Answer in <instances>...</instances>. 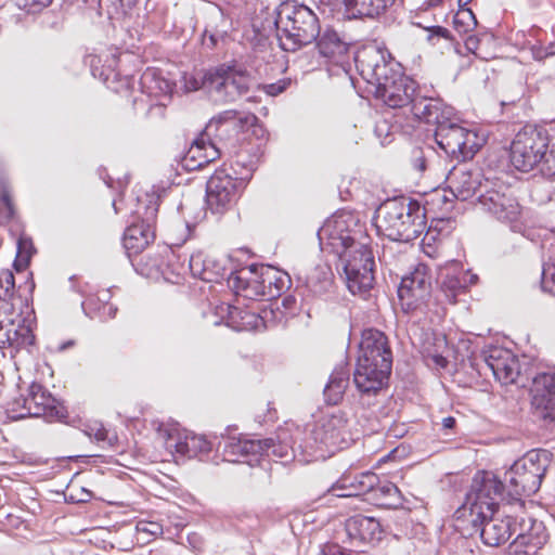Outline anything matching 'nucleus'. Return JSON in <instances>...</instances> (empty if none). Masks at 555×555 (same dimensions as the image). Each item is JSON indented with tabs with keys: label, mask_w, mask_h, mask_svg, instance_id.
<instances>
[{
	"label": "nucleus",
	"mask_w": 555,
	"mask_h": 555,
	"mask_svg": "<svg viewBox=\"0 0 555 555\" xmlns=\"http://www.w3.org/2000/svg\"><path fill=\"white\" fill-rule=\"evenodd\" d=\"M534 57L537 60H542L544 57L551 56L555 54V51L553 50V47L550 46L547 48H538L533 50Z\"/></svg>",
	"instance_id": "obj_56"
},
{
	"label": "nucleus",
	"mask_w": 555,
	"mask_h": 555,
	"mask_svg": "<svg viewBox=\"0 0 555 555\" xmlns=\"http://www.w3.org/2000/svg\"><path fill=\"white\" fill-rule=\"evenodd\" d=\"M503 489L502 481L493 473L478 472L472 480L465 502L455 512L456 517L459 519L467 517V520L480 533L483 543L489 546H499L516 533L515 542L520 545L541 547L546 540L541 522H532L531 529L535 532V537H532L526 534L522 529L517 532L513 517L495 516L499 499L505 500Z\"/></svg>",
	"instance_id": "obj_1"
},
{
	"label": "nucleus",
	"mask_w": 555,
	"mask_h": 555,
	"mask_svg": "<svg viewBox=\"0 0 555 555\" xmlns=\"http://www.w3.org/2000/svg\"><path fill=\"white\" fill-rule=\"evenodd\" d=\"M320 246L324 250H330L344 257L353 245L358 243H367V237L363 236L356 217L347 211H339L328 218L318 231Z\"/></svg>",
	"instance_id": "obj_9"
},
{
	"label": "nucleus",
	"mask_w": 555,
	"mask_h": 555,
	"mask_svg": "<svg viewBox=\"0 0 555 555\" xmlns=\"http://www.w3.org/2000/svg\"><path fill=\"white\" fill-rule=\"evenodd\" d=\"M349 376L346 365H338L334 369L323 391L328 404H337L341 401L349 385Z\"/></svg>",
	"instance_id": "obj_34"
},
{
	"label": "nucleus",
	"mask_w": 555,
	"mask_h": 555,
	"mask_svg": "<svg viewBox=\"0 0 555 555\" xmlns=\"http://www.w3.org/2000/svg\"><path fill=\"white\" fill-rule=\"evenodd\" d=\"M158 205L154 196L138 199L135 216L140 222L131 223L124 233L122 245L129 258L143 251L155 238Z\"/></svg>",
	"instance_id": "obj_15"
},
{
	"label": "nucleus",
	"mask_w": 555,
	"mask_h": 555,
	"mask_svg": "<svg viewBox=\"0 0 555 555\" xmlns=\"http://www.w3.org/2000/svg\"><path fill=\"white\" fill-rule=\"evenodd\" d=\"M410 109L415 118L426 124L438 126L453 117L451 106L446 105L441 100L416 94L410 104Z\"/></svg>",
	"instance_id": "obj_25"
},
{
	"label": "nucleus",
	"mask_w": 555,
	"mask_h": 555,
	"mask_svg": "<svg viewBox=\"0 0 555 555\" xmlns=\"http://www.w3.org/2000/svg\"><path fill=\"white\" fill-rule=\"evenodd\" d=\"M222 448L223 460L230 463H246L249 466L259 464L262 457L261 440L246 439L242 437H224Z\"/></svg>",
	"instance_id": "obj_24"
},
{
	"label": "nucleus",
	"mask_w": 555,
	"mask_h": 555,
	"mask_svg": "<svg viewBox=\"0 0 555 555\" xmlns=\"http://www.w3.org/2000/svg\"><path fill=\"white\" fill-rule=\"evenodd\" d=\"M430 147H414L411 152V164L417 171L423 172L427 167L428 154H431Z\"/></svg>",
	"instance_id": "obj_47"
},
{
	"label": "nucleus",
	"mask_w": 555,
	"mask_h": 555,
	"mask_svg": "<svg viewBox=\"0 0 555 555\" xmlns=\"http://www.w3.org/2000/svg\"><path fill=\"white\" fill-rule=\"evenodd\" d=\"M552 453L547 450H531L514 462L506 472L508 503L524 502L522 496L538 492L551 464Z\"/></svg>",
	"instance_id": "obj_6"
},
{
	"label": "nucleus",
	"mask_w": 555,
	"mask_h": 555,
	"mask_svg": "<svg viewBox=\"0 0 555 555\" xmlns=\"http://www.w3.org/2000/svg\"><path fill=\"white\" fill-rule=\"evenodd\" d=\"M530 395L533 414L544 421H555V373L537 374L532 378Z\"/></svg>",
	"instance_id": "obj_20"
},
{
	"label": "nucleus",
	"mask_w": 555,
	"mask_h": 555,
	"mask_svg": "<svg viewBox=\"0 0 555 555\" xmlns=\"http://www.w3.org/2000/svg\"><path fill=\"white\" fill-rule=\"evenodd\" d=\"M212 83L214 99L221 103H231L248 93L253 78L242 65L236 63L221 64L215 67Z\"/></svg>",
	"instance_id": "obj_17"
},
{
	"label": "nucleus",
	"mask_w": 555,
	"mask_h": 555,
	"mask_svg": "<svg viewBox=\"0 0 555 555\" xmlns=\"http://www.w3.org/2000/svg\"><path fill=\"white\" fill-rule=\"evenodd\" d=\"M435 140L448 156L459 162L472 159L486 142L475 129L457 125L452 117L435 129Z\"/></svg>",
	"instance_id": "obj_12"
},
{
	"label": "nucleus",
	"mask_w": 555,
	"mask_h": 555,
	"mask_svg": "<svg viewBox=\"0 0 555 555\" xmlns=\"http://www.w3.org/2000/svg\"><path fill=\"white\" fill-rule=\"evenodd\" d=\"M374 220L378 234L397 242H411L426 230L424 210L416 202L404 197L384 202Z\"/></svg>",
	"instance_id": "obj_3"
},
{
	"label": "nucleus",
	"mask_w": 555,
	"mask_h": 555,
	"mask_svg": "<svg viewBox=\"0 0 555 555\" xmlns=\"http://www.w3.org/2000/svg\"><path fill=\"white\" fill-rule=\"evenodd\" d=\"M209 41H210V47H214L216 44V40L212 35L209 37Z\"/></svg>",
	"instance_id": "obj_63"
},
{
	"label": "nucleus",
	"mask_w": 555,
	"mask_h": 555,
	"mask_svg": "<svg viewBox=\"0 0 555 555\" xmlns=\"http://www.w3.org/2000/svg\"><path fill=\"white\" fill-rule=\"evenodd\" d=\"M317 48L321 56L336 64H343L348 52V44L332 29H325L322 33Z\"/></svg>",
	"instance_id": "obj_32"
},
{
	"label": "nucleus",
	"mask_w": 555,
	"mask_h": 555,
	"mask_svg": "<svg viewBox=\"0 0 555 555\" xmlns=\"http://www.w3.org/2000/svg\"><path fill=\"white\" fill-rule=\"evenodd\" d=\"M477 25L475 14L470 9L461 8L453 16V27L459 34H467Z\"/></svg>",
	"instance_id": "obj_42"
},
{
	"label": "nucleus",
	"mask_w": 555,
	"mask_h": 555,
	"mask_svg": "<svg viewBox=\"0 0 555 555\" xmlns=\"http://www.w3.org/2000/svg\"><path fill=\"white\" fill-rule=\"evenodd\" d=\"M479 168H469L466 165L453 167L448 177V188L451 194L460 201H467L486 191V182Z\"/></svg>",
	"instance_id": "obj_19"
},
{
	"label": "nucleus",
	"mask_w": 555,
	"mask_h": 555,
	"mask_svg": "<svg viewBox=\"0 0 555 555\" xmlns=\"http://www.w3.org/2000/svg\"><path fill=\"white\" fill-rule=\"evenodd\" d=\"M35 251L34 244L30 237L21 234L17 240V254L14 264L17 267H26Z\"/></svg>",
	"instance_id": "obj_44"
},
{
	"label": "nucleus",
	"mask_w": 555,
	"mask_h": 555,
	"mask_svg": "<svg viewBox=\"0 0 555 555\" xmlns=\"http://www.w3.org/2000/svg\"><path fill=\"white\" fill-rule=\"evenodd\" d=\"M289 300H291V298H285V299L283 300L284 306H286V304H289Z\"/></svg>",
	"instance_id": "obj_64"
},
{
	"label": "nucleus",
	"mask_w": 555,
	"mask_h": 555,
	"mask_svg": "<svg viewBox=\"0 0 555 555\" xmlns=\"http://www.w3.org/2000/svg\"><path fill=\"white\" fill-rule=\"evenodd\" d=\"M22 302L21 297L15 294V280L11 270L0 271V309L14 311L16 306Z\"/></svg>",
	"instance_id": "obj_38"
},
{
	"label": "nucleus",
	"mask_w": 555,
	"mask_h": 555,
	"mask_svg": "<svg viewBox=\"0 0 555 555\" xmlns=\"http://www.w3.org/2000/svg\"><path fill=\"white\" fill-rule=\"evenodd\" d=\"M135 529L138 534H146L147 541L163 534V525L157 521L139 520Z\"/></svg>",
	"instance_id": "obj_46"
},
{
	"label": "nucleus",
	"mask_w": 555,
	"mask_h": 555,
	"mask_svg": "<svg viewBox=\"0 0 555 555\" xmlns=\"http://www.w3.org/2000/svg\"><path fill=\"white\" fill-rule=\"evenodd\" d=\"M428 31H429L428 40H433L434 38H443L446 40H450L451 39L450 31L447 28L442 27V26L429 27Z\"/></svg>",
	"instance_id": "obj_53"
},
{
	"label": "nucleus",
	"mask_w": 555,
	"mask_h": 555,
	"mask_svg": "<svg viewBox=\"0 0 555 555\" xmlns=\"http://www.w3.org/2000/svg\"><path fill=\"white\" fill-rule=\"evenodd\" d=\"M287 86H288V82L286 80H280L274 83L266 85L263 87V89L267 94H269L271 96H276V95L281 94L286 89Z\"/></svg>",
	"instance_id": "obj_52"
},
{
	"label": "nucleus",
	"mask_w": 555,
	"mask_h": 555,
	"mask_svg": "<svg viewBox=\"0 0 555 555\" xmlns=\"http://www.w3.org/2000/svg\"><path fill=\"white\" fill-rule=\"evenodd\" d=\"M359 75L374 87V94L389 107L410 106L416 95V82L393 68L391 55L385 48L369 44L354 55Z\"/></svg>",
	"instance_id": "obj_2"
},
{
	"label": "nucleus",
	"mask_w": 555,
	"mask_h": 555,
	"mask_svg": "<svg viewBox=\"0 0 555 555\" xmlns=\"http://www.w3.org/2000/svg\"><path fill=\"white\" fill-rule=\"evenodd\" d=\"M103 313L107 314L108 318H115L116 315V312H117V308L114 307L113 305H105L103 307Z\"/></svg>",
	"instance_id": "obj_58"
},
{
	"label": "nucleus",
	"mask_w": 555,
	"mask_h": 555,
	"mask_svg": "<svg viewBox=\"0 0 555 555\" xmlns=\"http://www.w3.org/2000/svg\"><path fill=\"white\" fill-rule=\"evenodd\" d=\"M156 430L164 447L171 453L189 459L199 457L203 460L208 457L212 450L211 441L207 440L205 436L181 431L175 426L165 424H158Z\"/></svg>",
	"instance_id": "obj_16"
},
{
	"label": "nucleus",
	"mask_w": 555,
	"mask_h": 555,
	"mask_svg": "<svg viewBox=\"0 0 555 555\" xmlns=\"http://www.w3.org/2000/svg\"><path fill=\"white\" fill-rule=\"evenodd\" d=\"M540 166L543 175L548 177L555 176V153L545 151V157L542 159Z\"/></svg>",
	"instance_id": "obj_51"
},
{
	"label": "nucleus",
	"mask_w": 555,
	"mask_h": 555,
	"mask_svg": "<svg viewBox=\"0 0 555 555\" xmlns=\"http://www.w3.org/2000/svg\"><path fill=\"white\" fill-rule=\"evenodd\" d=\"M322 555H351L338 544H327L322 550Z\"/></svg>",
	"instance_id": "obj_55"
},
{
	"label": "nucleus",
	"mask_w": 555,
	"mask_h": 555,
	"mask_svg": "<svg viewBox=\"0 0 555 555\" xmlns=\"http://www.w3.org/2000/svg\"><path fill=\"white\" fill-rule=\"evenodd\" d=\"M289 282L287 273L269 264H251L231 272L228 278L229 287L248 299L259 296L280 297Z\"/></svg>",
	"instance_id": "obj_5"
},
{
	"label": "nucleus",
	"mask_w": 555,
	"mask_h": 555,
	"mask_svg": "<svg viewBox=\"0 0 555 555\" xmlns=\"http://www.w3.org/2000/svg\"><path fill=\"white\" fill-rule=\"evenodd\" d=\"M483 364L479 374L490 371L502 385L519 384L525 386L518 358L509 350L500 346H491L482 351Z\"/></svg>",
	"instance_id": "obj_18"
},
{
	"label": "nucleus",
	"mask_w": 555,
	"mask_h": 555,
	"mask_svg": "<svg viewBox=\"0 0 555 555\" xmlns=\"http://www.w3.org/2000/svg\"><path fill=\"white\" fill-rule=\"evenodd\" d=\"M348 289L364 295L373 288L375 259L369 243H358L340 258Z\"/></svg>",
	"instance_id": "obj_14"
},
{
	"label": "nucleus",
	"mask_w": 555,
	"mask_h": 555,
	"mask_svg": "<svg viewBox=\"0 0 555 555\" xmlns=\"http://www.w3.org/2000/svg\"><path fill=\"white\" fill-rule=\"evenodd\" d=\"M388 346V339L383 332L375 328H367L362 332L359 352L371 354L373 350H382V353H385L386 347Z\"/></svg>",
	"instance_id": "obj_40"
},
{
	"label": "nucleus",
	"mask_w": 555,
	"mask_h": 555,
	"mask_svg": "<svg viewBox=\"0 0 555 555\" xmlns=\"http://www.w3.org/2000/svg\"><path fill=\"white\" fill-rule=\"evenodd\" d=\"M433 360L437 366L442 367V369L446 367L448 364V360L440 354L434 356Z\"/></svg>",
	"instance_id": "obj_57"
},
{
	"label": "nucleus",
	"mask_w": 555,
	"mask_h": 555,
	"mask_svg": "<svg viewBox=\"0 0 555 555\" xmlns=\"http://www.w3.org/2000/svg\"><path fill=\"white\" fill-rule=\"evenodd\" d=\"M233 177L228 169H217L206 184V203L214 214H223L234 206L238 199L246 181L251 177L253 165L245 168V172H237Z\"/></svg>",
	"instance_id": "obj_11"
},
{
	"label": "nucleus",
	"mask_w": 555,
	"mask_h": 555,
	"mask_svg": "<svg viewBox=\"0 0 555 555\" xmlns=\"http://www.w3.org/2000/svg\"><path fill=\"white\" fill-rule=\"evenodd\" d=\"M205 143V134H202L197 138L193 144L191 145L188 154L184 158L185 166L190 169H198L206 165V163H202L203 157V144Z\"/></svg>",
	"instance_id": "obj_43"
},
{
	"label": "nucleus",
	"mask_w": 555,
	"mask_h": 555,
	"mask_svg": "<svg viewBox=\"0 0 555 555\" xmlns=\"http://www.w3.org/2000/svg\"><path fill=\"white\" fill-rule=\"evenodd\" d=\"M345 530L352 544H374L380 541L383 535L379 521L362 515L348 518Z\"/></svg>",
	"instance_id": "obj_26"
},
{
	"label": "nucleus",
	"mask_w": 555,
	"mask_h": 555,
	"mask_svg": "<svg viewBox=\"0 0 555 555\" xmlns=\"http://www.w3.org/2000/svg\"><path fill=\"white\" fill-rule=\"evenodd\" d=\"M478 205L486 214L507 224L512 231H522V207L508 188L487 181L486 191L478 196Z\"/></svg>",
	"instance_id": "obj_10"
},
{
	"label": "nucleus",
	"mask_w": 555,
	"mask_h": 555,
	"mask_svg": "<svg viewBox=\"0 0 555 555\" xmlns=\"http://www.w3.org/2000/svg\"><path fill=\"white\" fill-rule=\"evenodd\" d=\"M547 147V131L535 126H526L517 132L511 144V163L517 170L528 172L541 165Z\"/></svg>",
	"instance_id": "obj_13"
},
{
	"label": "nucleus",
	"mask_w": 555,
	"mask_h": 555,
	"mask_svg": "<svg viewBox=\"0 0 555 555\" xmlns=\"http://www.w3.org/2000/svg\"><path fill=\"white\" fill-rule=\"evenodd\" d=\"M276 38L284 51H297L314 41L320 35L317 15L308 7L285 1L276 9Z\"/></svg>",
	"instance_id": "obj_4"
},
{
	"label": "nucleus",
	"mask_w": 555,
	"mask_h": 555,
	"mask_svg": "<svg viewBox=\"0 0 555 555\" xmlns=\"http://www.w3.org/2000/svg\"><path fill=\"white\" fill-rule=\"evenodd\" d=\"M391 369L387 363H369L366 360H357L353 372V383L361 396H375L387 384Z\"/></svg>",
	"instance_id": "obj_23"
},
{
	"label": "nucleus",
	"mask_w": 555,
	"mask_h": 555,
	"mask_svg": "<svg viewBox=\"0 0 555 555\" xmlns=\"http://www.w3.org/2000/svg\"><path fill=\"white\" fill-rule=\"evenodd\" d=\"M367 500L385 507H397L402 503L401 492L398 487L388 480L380 481L378 477L377 485L370 490Z\"/></svg>",
	"instance_id": "obj_35"
},
{
	"label": "nucleus",
	"mask_w": 555,
	"mask_h": 555,
	"mask_svg": "<svg viewBox=\"0 0 555 555\" xmlns=\"http://www.w3.org/2000/svg\"><path fill=\"white\" fill-rule=\"evenodd\" d=\"M431 276L429 267L418 263L410 274L402 278L398 287V296L402 307L413 309L429 294Z\"/></svg>",
	"instance_id": "obj_21"
},
{
	"label": "nucleus",
	"mask_w": 555,
	"mask_h": 555,
	"mask_svg": "<svg viewBox=\"0 0 555 555\" xmlns=\"http://www.w3.org/2000/svg\"><path fill=\"white\" fill-rule=\"evenodd\" d=\"M396 0H350L348 8L357 16L378 17L386 13Z\"/></svg>",
	"instance_id": "obj_39"
},
{
	"label": "nucleus",
	"mask_w": 555,
	"mask_h": 555,
	"mask_svg": "<svg viewBox=\"0 0 555 555\" xmlns=\"http://www.w3.org/2000/svg\"><path fill=\"white\" fill-rule=\"evenodd\" d=\"M431 238H434V235L431 234V232H430V231H427V232L425 233V236H424V238H423V242H425V241H430Z\"/></svg>",
	"instance_id": "obj_61"
},
{
	"label": "nucleus",
	"mask_w": 555,
	"mask_h": 555,
	"mask_svg": "<svg viewBox=\"0 0 555 555\" xmlns=\"http://www.w3.org/2000/svg\"><path fill=\"white\" fill-rule=\"evenodd\" d=\"M215 67L198 70L194 73H184L181 77V86L185 92H194L199 89L206 90L212 98L215 94V83H212Z\"/></svg>",
	"instance_id": "obj_37"
},
{
	"label": "nucleus",
	"mask_w": 555,
	"mask_h": 555,
	"mask_svg": "<svg viewBox=\"0 0 555 555\" xmlns=\"http://www.w3.org/2000/svg\"><path fill=\"white\" fill-rule=\"evenodd\" d=\"M189 269L194 278L210 283L219 282L225 275L223 263L201 250L191 255Z\"/></svg>",
	"instance_id": "obj_31"
},
{
	"label": "nucleus",
	"mask_w": 555,
	"mask_h": 555,
	"mask_svg": "<svg viewBox=\"0 0 555 555\" xmlns=\"http://www.w3.org/2000/svg\"><path fill=\"white\" fill-rule=\"evenodd\" d=\"M203 151H204L203 157L205 159H202V163H206V164H209V163L216 160L221 155L219 147H217L216 144L212 143L210 140H208L206 137H205V143L203 144Z\"/></svg>",
	"instance_id": "obj_50"
},
{
	"label": "nucleus",
	"mask_w": 555,
	"mask_h": 555,
	"mask_svg": "<svg viewBox=\"0 0 555 555\" xmlns=\"http://www.w3.org/2000/svg\"><path fill=\"white\" fill-rule=\"evenodd\" d=\"M299 436L298 428L294 431L289 427L279 428L275 438L261 440L262 456H274L288 462L295 456V443Z\"/></svg>",
	"instance_id": "obj_28"
},
{
	"label": "nucleus",
	"mask_w": 555,
	"mask_h": 555,
	"mask_svg": "<svg viewBox=\"0 0 555 555\" xmlns=\"http://www.w3.org/2000/svg\"><path fill=\"white\" fill-rule=\"evenodd\" d=\"M348 422L347 413L341 410L323 414L315 421L305 446L299 448L315 459H324L325 451L332 454L347 442Z\"/></svg>",
	"instance_id": "obj_7"
},
{
	"label": "nucleus",
	"mask_w": 555,
	"mask_h": 555,
	"mask_svg": "<svg viewBox=\"0 0 555 555\" xmlns=\"http://www.w3.org/2000/svg\"><path fill=\"white\" fill-rule=\"evenodd\" d=\"M333 272L327 264L315 266L306 278V286L313 296H323L330 293L333 286Z\"/></svg>",
	"instance_id": "obj_36"
},
{
	"label": "nucleus",
	"mask_w": 555,
	"mask_h": 555,
	"mask_svg": "<svg viewBox=\"0 0 555 555\" xmlns=\"http://www.w3.org/2000/svg\"><path fill=\"white\" fill-rule=\"evenodd\" d=\"M21 321L22 323H18L15 327L14 321L10 320L5 327L3 321L0 320V348H3L5 345L25 346L34 343L35 336L30 327L24 324V319Z\"/></svg>",
	"instance_id": "obj_33"
},
{
	"label": "nucleus",
	"mask_w": 555,
	"mask_h": 555,
	"mask_svg": "<svg viewBox=\"0 0 555 555\" xmlns=\"http://www.w3.org/2000/svg\"><path fill=\"white\" fill-rule=\"evenodd\" d=\"M547 152L555 153V130L552 134H548V147Z\"/></svg>",
	"instance_id": "obj_60"
},
{
	"label": "nucleus",
	"mask_w": 555,
	"mask_h": 555,
	"mask_svg": "<svg viewBox=\"0 0 555 555\" xmlns=\"http://www.w3.org/2000/svg\"><path fill=\"white\" fill-rule=\"evenodd\" d=\"M481 39L478 36H469L465 40V48L474 53L478 57H482L479 53V47H480Z\"/></svg>",
	"instance_id": "obj_54"
},
{
	"label": "nucleus",
	"mask_w": 555,
	"mask_h": 555,
	"mask_svg": "<svg viewBox=\"0 0 555 555\" xmlns=\"http://www.w3.org/2000/svg\"><path fill=\"white\" fill-rule=\"evenodd\" d=\"M377 485V475L372 472L361 473L359 475H344L328 490L337 498H360L369 495L370 490Z\"/></svg>",
	"instance_id": "obj_27"
},
{
	"label": "nucleus",
	"mask_w": 555,
	"mask_h": 555,
	"mask_svg": "<svg viewBox=\"0 0 555 555\" xmlns=\"http://www.w3.org/2000/svg\"><path fill=\"white\" fill-rule=\"evenodd\" d=\"M455 425V418L452 416L444 417L442 420V426L447 429L453 428Z\"/></svg>",
	"instance_id": "obj_59"
},
{
	"label": "nucleus",
	"mask_w": 555,
	"mask_h": 555,
	"mask_svg": "<svg viewBox=\"0 0 555 555\" xmlns=\"http://www.w3.org/2000/svg\"><path fill=\"white\" fill-rule=\"evenodd\" d=\"M224 314L228 315L227 324L236 331H250L257 328L261 320L255 313L243 311L236 307L221 304L216 307V315H206L208 322L214 325L222 323Z\"/></svg>",
	"instance_id": "obj_29"
},
{
	"label": "nucleus",
	"mask_w": 555,
	"mask_h": 555,
	"mask_svg": "<svg viewBox=\"0 0 555 555\" xmlns=\"http://www.w3.org/2000/svg\"><path fill=\"white\" fill-rule=\"evenodd\" d=\"M140 83L142 92L156 100V103L151 106L165 107L167 105V101L173 91V85L170 80L163 77L156 69L147 68L141 76Z\"/></svg>",
	"instance_id": "obj_30"
},
{
	"label": "nucleus",
	"mask_w": 555,
	"mask_h": 555,
	"mask_svg": "<svg viewBox=\"0 0 555 555\" xmlns=\"http://www.w3.org/2000/svg\"><path fill=\"white\" fill-rule=\"evenodd\" d=\"M358 360H366L369 363L380 364V361L388 364V367L392 366V352L390 347H386L385 353H382V350H373L371 354H364V352H359Z\"/></svg>",
	"instance_id": "obj_45"
},
{
	"label": "nucleus",
	"mask_w": 555,
	"mask_h": 555,
	"mask_svg": "<svg viewBox=\"0 0 555 555\" xmlns=\"http://www.w3.org/2000/svg\"><path fill=\"white\" fill-rule=\"evenodd\" d=\"M541 286L544 292L555 296V264L543 266Z\"/></svg>",
	"instance_id": "obj_48"
},
{
	"label": "nucleus",
	"mask_w": 555,
	"mask_h": 555,
	"mask_svg": "<svg viewBox=\"0 0 555 555\" xmlns=\"http://www.w3.org/2000/svg\"><path fill=\"white\" fill-rule=\"evenodd\" d=\"M7 415L12 421L25 417H43L48 422L60 421L66 416L64 405L39 383H31L27 395L8 403Z\"/></svg>",
	"instance_id": "obj_8"
},
{
	"label": "nucleus",
	"mask_w": 555,
	"mask_h": 555,
	"mask_svg": "<svg viewBox=\"0 0 555 555\" xmlns=\"http://www.w3.org/2000/svg\"><path fill=\"white\" fill-rule=\"evenodd\" d=\"M36 2L40 5L47 7L50 4L51 0H37Z\"/></svg>",
	"instance_id": "obj_62"
},
{
	"label": "nucleus",
	"mask_w": 555,
	"mask_h": 555,
	"mask_svg": "<svg viewBox=\"0 0 555 555\" xmlns=\"http://www.w3.org/2000/svg\"><path fill=\"white\" fill-rule=\"evenodd\" d=\"M83 433L89 438H93L98 442H103L111 448H114L118 442L116 433H111L100 422H90L85 424Z\"/></svg>",
	"instance_id": "obj_41"
},
{
	"label": "nucleus",
	"mask_w": 555,
	"mask_h": 555,
	"mask_svg": "<svg viewBox=\"0 0 555 555\" xmlns=\"http://www.w3.org/2000/svg\"><path fill=\"white\" fill-rule=\"evenodd\" d=\"M14 210L8 193L0 197V224L5 223L13 217Z\"/></svg>",
	"instance_id": "obj_49"
},
{
	"label": "nucleus",
	"mask_w": 555,
	"mask_h": 555,
	"mask_svg": "<svg viewBox=\"0 0 555 555\" xmlns=\"http://www.w3.org/2000/svg\"><path fill=\"white\" fill-rule=\"evenodd\" d=\"M477 275L464 270L460 262L449 261L438 267L437 282L449 302H455L456 296L475 284Z\"/></svg>",
	"instance_id": "obj_22"
}]
</instances>
